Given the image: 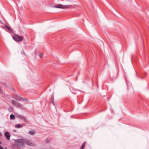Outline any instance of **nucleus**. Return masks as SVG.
Returning a JSON list of instances; mask_svg holds the SVG:
<instances>
[{
  "instance_id": "obj_13",
  "label": "nucleus",
  "mask_w": 149,
  "mask_h": 149,
  "mask_svg": "<svg viewBox=\"0 0 149 149\" xmlns=\"http://www.w3.org/2000/svg\"><path fill=\"white\" fill-rule=\"evenodd\" d=\"M4 25L6 27L9 31H11V29L10 28V27L7 25L6 24H4Z\"/></svg>"
},
{
  "instance_id": "obj_3",
  "label": "nucleus",
  "mask_w": 149,
  "mask_h": 149,
  "mask_svg": "<svg viewBox=\"0 0 149 149\" xmlns=\"http://www.w3.org/2000/svg\"><path fill=\"white\" fill-rule=\"evenodd\" d=\"M52 7L59 8L65 9L69 8V6L67 5L64 6L61 4H59L56 5L52 6Z\"/></svg>"
},
{
  "instance_id": "obj_1",
  "label": "nucleus",
  "mask_w": 149,
  "mask_h": 149,
  "mask_svg": "<svg viewBox=\"0 0 149 149\" xmlns=\"http://www.w3.org/2000/svg\"><path fill=\"white\" fill-rule=\"evenodd\" d=\"M16 145L19 147H24V139H19L16 141Z\"/></svg>"
},
{
  "instance_id": "obj_15",
  "label": "nucleus",
  "mask_w": 149,
  "mask_h": 149,
  "mask_svg": "<svg viewBox=\"0 0 149 149\" xmlns=\"http://www.w3.org/2000/svg\"><path fill=\"white\" fill-rule=\"evenodd\" d=\"M52 101L53 102V104L54 105V102H53V100L54 99V97L53 96H52Z\"/></svg>"
},
{
  "instance_id": "obj_8",
  "label": "nucleus",
  "mask_w": 149,
  "mask_h": 149,
  "mask_svg": "<svg viewBox=\"0 0 149 149\" xmlns=\"http://www.w3.org/2000/svg\"><path fill=\"white\" fill-rule=\"evenodd\" d=\"M28 133L31 135H33L35 134L34 131H29Z\"/></svg>"
},
{
  "instance_id": "obj_14",
  "label": "nucleus",
  "mask_w": 149,
  "mask_h": 149,
  "mask_svg": "<svg viewBox=\"0 0 149 149\" xmlns=\"http://www.w3.org/2000/svg\"><path fill=\"white\" fill-rule=\"evenodd\" d=\"M22 100L25 101V102H26L28 101V100L27 99H26V98H22Z\"/></svg>"
},
{
  "instance_id": "obj_6",
  "label": "nucleus",
  "mask_w": 149,
  "mask_h": 149,
  "mask_svg": "<svg viewBox=\"0 0 149 149\" xmlns=\"http://www.w3.org/2000/svg\"><path fill=\"white\" fill-rule=\"evenodd\" d=\"M5 136L7 139L8 140H10V136L9 133L8 132H6L5 134Z\"/></svg>"
},
{
  "instance_id": "obj_12",
  "label": "nucleus",
  "mask_w": 149,
  "mask_h": 149,
  "mask_svg": "<svg viewBox=\"0 0 149 149\" xmlns=\"http://www.w3.org/2000/svg\"><path fill=\"white\" fill-rule=\"evenodd\" d=\"M10 119H15V116L14 115L11 114L10 115Z\"/></svg>"
},
{
  "instance_id": "obj_2",
  "label": "nucleus",
  "mask_w": 149,
  "mask_h": 149,
  "mask_svg": "<svg viewBox=\"0 0 149 149\" xmlns=\"http://www.w3.org/2000/svg\"><path fill=\"white\" fill-rule=\"evenodd\" d=\"M13 38L17 42L21 41L23 40L24 37L17 35L13 37Z\"/></svg>"
},
{
  "instance_id": "obj_7",
  "label": "nucleus",
  "mask_w": 149,
  "mask_h": 149,
  "mask_svg": "<svg viewBox=\"0 0 149 149\" xmlns=\"http://www.w3.org/2000/svg\"><path fill=\"white\" fill-rule=\"evenodd\" d=\"M16 116L17 117L19 118L22 120H25V118L24 117L22 116V115H19L17 114L16 115Z\"/></svg>"
},
{
  "instance_id": "obj_19",
  "label": "nucleus",
  "mask_w": 149,
  "mask_h": 149,
  "mask_svg": "<svg viewBox=\"0 0 149 149\" xmlns=\"http://www.w3.org/2000/svg\"><path fill=\"white\" fill-rule=\"evenodd\" d=\"M1 135H2L1 134V133H0V136H1Z\"/></svg>"
},
{
  "instance_id": "obj_4",
  "label": "nucleus",
  "mask_w": 149,
  "mask_h": 149,
  "mask_svg": "<svg viewBox=\"0 0 149 149\" xmlns=\"http://www.w3.org/2000/svg\"><path fill=\"white\" fill-rule=\"evenodd\" d=\"M12 103L15 106L19 108H21L22 107V105L20 104L19 103L16 101L15 100L12 101Z\"/></svg>"
},
{
  "instance_id": "obj_5",
  "label": "nucleus",
  "mask_w": 149,
  "mask_h": 149,
  "mask_svg": "<svg viewBox=\"0 0 149 149\" xmlns=\"http://www.w3.org/2000/svg\"><path fill=\"white\" fill-rule=\"evenodd\" d=\"M24 144H26V145L29 146H34L35 145L34 143L32 142L31 140L24 139Z\"/></svg>"
},
{
  "instance_id": "obj_16",
  "label": "nucleus",
  "mask_w": 149,
  "mask_h": 149,
  "mask_svg": "<svg viewBox=\"0 0 149 149\" xmlns=\"http://www.w3.org/2000/svg\"><path fill=\"white\" fill-rule=\"evenodd\" d=\"M39 55L40 58H42V57L43 56V54H39Z\"/></svg>"
},
{
  "instance_id": "obj_20",
  "label": "nucleus",
  "mask_w": 149,
  "mask_h": 149,
  "mask_svg": "<svg viewBox=\"0 0 149 149\" xmlns=\"http://www.w3.org/2000/svg\"><path fill=\"white\" fill-rule=\"evenodd\" d=\"M1 142L0 141V144H1Z\"/></svg>"
},
{
  "instance_id": "obj_9",
  "label": "nucleus",
  "mask_w": 149,
  "mask_h": 149,
  "mask_svg": "<svg viewBox=\"0 0 149 149\" xmlns=\"http://www.w3.org/2000/svg\"><path fill=\"white\" fill-rule=\"evenodd\" d=\"M15 127L16 128H19L21 127V125L20 124H17L15 125Z\"/></svg>"
},
{
  "instance_id": "obj_18",
  "label": "nucleus",
  "mask_w": 149,
  "mask_h": 149,
  "mask_svg": "<svg viewBox=\"0 0 149 149\" xmlns=\"http://www.w3.org/2000/svg\"><path fill=\"white\" fill-rule=\"evenodd\" d=\"M0 22L2 24H3V22H2V21L1 20H0Z\"/></svg>"
},
{
  "instance_id": "obj_17",
  "label": "nucleus",
  "mask_w": 149,
  "mask_h": 149,
  "mask_svg": "<svg viewBox=\"0 0 149 149\" xmlns=\"http://www.w3.org/2000/svg\"><path fill=\"white\" fill-rule=\"evenodd\" d=\"M0 149H4L3 148V147L2 146H0Z\"/></svg>"
},
{
  "instance_id": "obj_11",
  "label": "nucleus",
  "mask_w": 149,
  "mask_h": 149,
  "mask_svg": "<svg viewBox=\"0 0 149 149\" xmlns=\"http://www.w3.org/2000/svg\"><path fill=\"white\" fill-rule=\"evenodd\" d=\"M15 99L16 100H17L21 101H22V97H18L17 98H15Z\"/></svg>"
},
{
  "instance_id": "obj_10",
  "label": "nucleus",
  "mask_w": 149,
  "mask_h": 149,
  "mask_svg": "<svg viewBox=\"0 0 149 149\" xmlns=\"http://www.w3.org/2000/svg\"><path fill=\"white\" fill-rule=\"evenodd\" d=\"M85 142H84L81 146L80 147V149H84V148L85 147Z\"/></svg>"
}]
</instances>
